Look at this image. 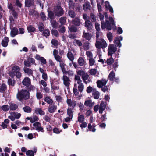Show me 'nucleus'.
<instances>
[{"instance_id": "f257e3e1", "label": "nucleus", "mask_w": 156, "mask_h": 156, "mask_svg": "<svg viewBox=\"0 0 156 156\" xmlns=\"http://www.w3.org/2000/svg\"><path fill=\"white\" fill-rule=\"evenodd\" d=\"M16 98L21 101L23 100H28L30 98V92L26 90L22 89L17 94Z\"/></svg>"}, {"instance_id": "f03ea898", "label": "nucleus", "mask_w": 156, "mask_h": 156, "mask_svg": "<svg viewBox=\"0 0 156 156\" xmlns=\"http://www.w3.org/2000/svg\"><path fill=\"white\" fill-rule=\"evenodd\" d=\"M107 46V44L104 39L101 38L96 40L95 46L97 48L100 49L101 48L103 49L104 48H106Z\"/></svg>"}, {"instance_id": "7ed1b4c3", "label": "nucleus", "mask_w": 156, "mask_h": 156, "mask_svg": "<svg viewBox=\"0 0 156 156\" xmlns=\"http://www.w3.org/2000/svg\"><path fill=\"white\" fill-rule=\"evenodd\" d=\"M53 12L55 16L58 17L62 16L63 15L64 13L63 9L60 5L54 6Z\"/></svg>"}, {"instance_id": "20e7f679", "label": "nucleus", "mask_w": 156, "mask_h": 156, "mask_svg": "<svg viewBox=\"0 0 156 156\" xmlns=\"http://www.w3.org/2000/svg\"><path fill=\"white\" fill-rule=\"evenodd\" d=\"M20 70V68L18 66H13L12 68V71L13 73H12L10 76H13L15 75V73L16 76V77L19 78L21 76V73L19 71Z\"/></svg>"}, {"instance_id": "39448f33", "label": "nucleus", "mask_w": 156, "mask_h": 156, "mask_svg": "<svg viewBox=\"0 0 156 156\" xmlns=\"http://www.w3.org/2000/svg\"><path fill=\"white\" fill-rule=\"evenodd\" d=\"M117 47L114 44H110L108 48V55L112 57V55L117 50Z\"/></svg>"}, {"instance_id": "423d86ee", "label": "nucleus", "mask_w": 156, "mask_h": 156, "mask_svg": "<svg viewBox=\"0 0 156 156\" xmlns=\"http://www.w3.org/2000/svg\"><path fill=\"white\" fill-rule=\"evenodd\" d=\"M33 125L34 127V128H33L34 129H35L38 132H41L42 133L44 132V130L40 122H36L34 123Z\"/></svg>"}, {"instance_id": "0eeeda50", "label": "nucleus", "mask_w": 156, "mask_h": 156, "mask_svg": "<svg viewBox=\"0 0 156 156\" xmlns=\"http://www.w3.org/2000/svg\"><path fill=\"white\" fill-rule=\"evenodd\" d=\"M107 81L108 80H106L104 79H102L101 80H98L96 83L98 87L99 88H102L103 86L106 84Z\"/></svg>"}, {"instance_id": "6e6552de", "label": "nucleus", "mask_w": 156, "mask_h": 156, "mask_svg": "<svg viewBox=\"0 0 156 156\" xmlns=\"http://www.w3.org/2000/svg\"><path fill=\"white\" fill-rule=\"evenodd\" d=\"M23 84L28 87L31 84V80L28 77H25L22 81Z\"/></svg>"}, {"instance_id": "1a4fd4ad", "label": "nucleus", "mask_w": 156, "mask_h": 156, "mask_svg": "<svg viewBox=\"0 0 156 156\" xmlns=\"http://www.w3.org/2000/svg\"><path fill=\"white\" fill-rule=\"evenodd\" d=\"M63 84L65 86L68 87L70 85V80L66 75H64L63 76Z\"/></svg>"}, {"instance_id": "9d476101", "label": "nucleus", "mask_w": 156, "mask_h": 156, "mask_svg": "<svg viewBox=\"0 0 156 156\" xmlns=\"http://www.w3.org/2000/svg\"><path fill=\"white\" fill-rule=\"evenodd\" d=\"M25 7L28 8L34 6V0H25Z\"/></svg>"}, {"instance_id": "9b49d317", "label": "nucleus", "mask_w": 156, "mask_h": 156, "mask_svg": "<svg viewBox=\"0 0 156 156\" xmlns=\"http://www.w3.org/2000/svg\"><path fill=\"white\" fill-rule=\"evenodd\" d=\"M72 22L73 24L76 27L79 26L81 24L80 20L79 18L78 17H76L73 20Z\"/></svg>"}, {"instance_id": "f8f14e48", "label": "nucleus", "mask_w": 156, "mask_h": 156, "mask_svg": "<svg viewBox=\"0 0 156 156\" xmlns=\"http://www.w3.org/2000/svg\"><path fill=\"white\" fill-rule=\"evenodd\" d=\"M84 26L87 29L88 31L91 30L93 26L92 23L90 20H86L84 23Z\"/></svg>"}, {"instance_id": "ddd939ff", "label": "nucleus", "mask_w": 156, "mask_h": 156, "mask_svg": "<svg viewBox=\"0 0 156 156\" xmlns=\"http://www.w3.org/2000/svg\"><path fill=\"white\" fill-rule=\"evenodd\" d=\"M23 69L25 73L27 74L29 76H31L34 77L33 75V70L31 69L28 68L27 67H24Z\"/></svg>"}, {"instance_id": "4468645a", "label": "nucleus", "mask_w": 156, "mask_h": 156, "mask_svg": "<svg viewBox=\"0 0 156 156\" xmlns=\"http://www.w3.org/2000/svg\"><path fill=\"white\" fill-rule=\"evenodd\" d=\"M106 108V105L103 101H101L99 106V112L100 114H102L103 112Z\"/></svg>"}, {"instance_id": "2eb2a0df", "label": "nucleus", "mask_w": 156, "mask_h": 156, "mask_svg": "<svg viewBox=\"0 0 156 156\" xmlns=\"http://www.w3.org/2000/svg\"><path fill=\"white\" fill-rule=\"evenodd\" d=\"M18 32L19 31L17 28L16 27H13L11 29L10 33V36L12 37H13L18 34Z\"/></svg>"}, {"instance_id": "dca6fc26", "label": "nucleus", "mask_w": 156, "mask_h": 156, "mask_svg": "<svg viewBox=\"0 0 156 156\" xmlns=\"http://www.w3.org/2000/svg\"><path fill=\"white\" fill-rule=\"evenodd\" d=\"M83 37L86 40L90 41L92 38V35L91 33L87 32L83 33Z\"/></svg>"}, {"instance_id": "f3484780", "label": "nucleus", "mask_w": 156, "mask_h": 156, "mask_svg": "<svg viewBox=\"0 0 156 156\" xmlns=\"http://www.w3.org/2000/svg\"><path fill=\"white\" fill-rule=\"evenodd\" d=\"M78 63L80 66H83L86 63L83 57L80 56L78 59Z\"/></svg>"}, {"instance_id": "a211bd4d", "label": "nucleus", "mask_w": 156, "mask_h": 156, "mask_svg": "<svg viewBox=\"0 0 156 156\" xmlns=\"http://www.w3.org/2000/svg\"><path fill=\"white\" fill-rule=\"evenodd\" d=\"M9 41V39L8 37H6L4 38V40H2L1 44L3 47H6L8 45V42Z\"/></svg>"}, {"instance_id": "6ab92c4d", "label": "nucleus", "mask_w": 156, "mask_h": 156, "mask_svg": "<svg viewBox=\"0 0 156 156\" xmlns=\"http://www.w3.org/2000/svg\"><path fill=\"white\" fill-rule=\"evenodd\" d=\"M57 109V106L54 105H52L51 106L49 105L48 107V111L50 113H54Z\"/></svg>"}, {"instance_id": "aec40b11", "label": "nucleus", "mask_w": 156, "mask_h": 156, "mask_svg": "<svg viewBox=\"0 0 156 156\" xmlns=\"http://www.w3.org/2000/svg\"><path fill=\"white\" fill-rule=\"evenodd\" d=\"M35 112L36 114H39L42 115L45 114V112L43 111L41 108H37L35 109Z\"/></svg>"}, {"instance_id": "412c9836", "label": "nucleus", "mask_w": 156, "mask_h": 156, "mask_svg": "<svg viewBox=\"0 0 156 156\" xmlns=\"http://www.w3.org/2000/svg\"><path fill=\"white\" fill-rule=\"evenodd\" d=\"M7 90V86L4 84H0V92L4 93Z\"/></svg>"}, {"instance_id": "4be33fe9", "label": "nucleus", "mask_w": 156, "mask_h": 156, "mask_svg": "<svg viewBox=\"0 0 156 156\" xmlns=\"http://www.w3.org/2000/svg\"><path fill=\"white\" fill-rule=\"evenodd\" d=\"M115 76V73L113 71H111L108 75V79L110 81H113L114 80V78Z\"/></svg>"}, {"instance_id": "5701e85b", "label": "nucleus", "mask_w": 156, "mask_h": 156, "mask_svg": "<svg viewBox=\"0 0 156 156\" xmlns=\"http://www.w3.org/2000/svg\"><path fill=\"white\" fill-rule=\"evenodd\" d=\"M48 17L50 19L51 21H52L55 19V13L54 12L51 11H48Z\"/></svg>"}, {"instance_id": "b1692460", "label": "nucleus", "mask_w": 156, "mask_h": 156, "mask_svg": "<svg viewBox=\"0 0 156 156\" xmlns=\"http://www.w3.org/2000/svg\"><path fill=\"white\" fill-rule=\"evenodd\" d=\"M114 42L117 47L120 48L122 44L118 37H116L115 38Z\"/></svg>"}, {"instance_id": "393cba45", "label": "nucleus", "mask_w": 156, "mask_h": 156, "mask_svg": "<svg viewBox=\"0 0 156 156\" xmlns=\"http://www.w3.org/2000/svg\"><path fill=\"white\" fill-rule=\"evenodd\" d=\"M27 30L28 32H34L36 30V29L33 26L30 25L27 27Z\"/></svg>"}, {"instance_id": "a878e982", "label": "nucleus", "mask_w": 156, "mask_h": 156, "mask_svg": "<svg viewBox=\"0 0 156 156\" xmlns=\"http://www.w3.org/2000/svg\"><path fill=\"white\" fill-rule=\"evenodd\" d=\"M84 105L89 107H91L93 105L91 100H87L85 101Z\"/></svg>"}, {"instance_id": "bb28decb", "label": "nucleus", "mask_w": 156, "mask_h": 156, "mask_svg": "<svg viewBox=\"0 0 156 156\" xmlns=\"http://www.w3.org/2000/svg\"><path fill=\"white\" fill-rule=\"evenodd\" d=\"M67 103L70 106H72L73 109L76 105V102L75 101L74 102H72L71 99H68L67 100Z\"/></svg>"}, {"instance_id": "cd10ccee", "label": "nucleus", "mask_w": 156, "mask_h": 156, "mask_svg": "<svg viewBox=\"0 0 156 156\" xmlns=\"http://www.w3.org/2000/svg\"><path fill=\"white\" fill-rule=\"evenodd\" d=\"M90 6L89 2H87L83 5V8L84 10L87 9L90 10Z\"/></svg>"}, {"instance_id": "c85d7f7f", "label": "nucleus", "mask_w": 156, "mask_h": 156, "mask_svg": "<svg viewBox=\"0 0 156 156\" xmlns=\"http://www.w3.org/2000/svg\"><path fill=\"white\" fill-rule=\"evenodd\" d=\"M68 58L71 61L73 62L74 59V58L73 54L71 51H69L67 54Z\"/></svg>"}, {"instance_id": "c756f323", "label": "nucleus", "mask_w": 156, "mask_h": 156, "mask_svg": "<svg viewBox=\"0 0 156 156\" xmlns=\"http://www.w3.org/2000/svg\"><path fill=\"white\" fill-rule=\"evenodd\" d=\"M106 29L108 30H110L112 29V27L113 28L114 26H112L111 23L108 20H106Z\"/></svg>"}, {"instance_id": "7c9ffc66", "label": "nucleus", "mask_w": 156, "mask_h": 156, "mask_svg": "<svg viewBox=\"0 0 156 156\" xmlns=\"http://www.w3.org/2000/svg\"><path fill=\"white\" fill-rule=\"evenodd\" d=\"M68 14L72 18H74L76 16V14L75 12L72 10L68 11Z\"/></svg>"}, {"instance_id": "2f4dec72", "label": "nucleus", "mask_w": 156, "mask_h": 156, "mask_svg": "<svg viewBox=\"0 0 156 156\" xmlns=\"http://www.w3.org/2000/svg\"><path fill=\"white\" fill-rule=\"evenodd\" d=\"M44 101L48 104L52 105L53 102L51 98L48 96L46 97L44 99Z\"/></svg>"}, {"instance_id": "473e14b6", "label": "nucleus", "mask_w": 156, "mask_h": 156, "mask_svg": "<svg viewBox=\"0 0 156 156\" xmlns=\"http://www.w3.org/2000/svg\"><path fill=\"white\" fill-rule=\"evenodd\" d=\"M89 77V75L87 73H85V74L82 76L83 82L86 84H87V81L86 80L88 79Z\"/></svg>"}, {"instance_id": "72a5a7b5", "label": "nucleus", "mask_w": 156, "mask_h": 156, "mask_svg": "<svg viewBox=\"0 0 156 156\" xmlns=\"http://www.w3.org/2000/svg\"><path fill=\"white\" fill-rule=\"evenodd\" d=\"M80 115V114L79 113L78 114V115ZM78 120L80 123H82L83 122L84 120V117L83 115H81L80 116H78Z\"/></svg>"}, {"instance_id": "f704fd0d", "label": "nucleus", "mask_w": 156, "mask_h": 156, "mask_svg": "<svg viewBox=\"0 0 156 156\" xmlns=\"http://www.w3.org/2000/svg\"><path fill=\"white\" fill-rule=\"evenodd\" d=\"M74 80L75 81H77V83L79 85L83 84L81 83L82 80L80 79V77L79 76L75 75V76Z\"/></svg>"}, {"instance_id": "c9c22d12", "label": "nucleus", "mask_w": 156, "mask_h": 156, "mask_svg": "<svg viewBox=\"0 0 156 156\" xmlns=\"http://www.w3.org/2000/svg\"><path fill=\"white\" fill-rule=\"evenodd\" d=\"M75 3H74L72 0H69V9H74L75 7Z\"/></svg>"}, {"instance_id": "e433bc0d", "label": "nucleus", "mask_w": 156, "mask_h": 156, "mask_svg": "<svg viewBox=\"0 0 156 156\" xmlns=\"http://www.w3.org/2000/svg\"><path fill=\"white\" fill-rule=\"evenodd\" d=\"M18 108V105L15 104H11L9 106V109L10 110H15Z\"/></svg>"}, {"instance_id": "4c0bfd02", "label": "nucleus", "mask_w": 156, "mask_h": 156, "mask_svg": "<svg viewBox=\"0 0 156 156\" xmlns=\"http://www.w3.org/2000/svg\"><path fill=\"white\" fill-rule=\"evenodd\" d=\"M60 66L62 70L63 73L65 72L66 70L65 69V66L66 64L63 62V61H61L60 62Z\"/></svg>"}, {"instance_id": "58836bf2", "label": "nucleus", "mask_w": 156, "mask_h": 156, "mask_svg": "<svg viewBox=\"0 0 156 156\" xmlns=\"http://www.w3.org/2000/svg\"><path fill=\"white\" fill-rule=\"evenodd\" d=\"M73 111H72L71 108H68L67 110V115H69V117H71V118H72L73 115Z\"/></svg>"}, {"instance_id": "ea45409f", "label": "nucleus", "mask_w": 156, "mask_h": 156, "mask_svg": "<svg viewBox=\"0 0 156 156\" xmlns=\"http://www.w3.org/2000/svg\"><path fill=\"white\" fill-rule=\"evenodd\" d=\"M114 62V59L112 57L109 58H108L106 61V62L107 63L108 65H112Z\"/></svg>"}, {"instance_id": "a19ab883", "label": "nucleus", "mask_w": 156, "mask_h": 156, "mask_svg": "<svg viewBox=\"0 0 156 156\" xmlns=\"http://www.w3.org/2000/svg\"><path fill=\"white\" fill-rule=\"evenodd\" d=\"M24 111L26 113H30L32 110L31 108L29 106H26L23 108Z\"/></svg>"}, {"instance_id": "79ce46f5", "label": "nucleus", "mask_w": 156, "mask_h": 156, "mask_svg": "<svg viewBox=\"0 0 156 156\" xmlns=\"http://www.w3.org/2000/svg\"><path fill=\"white\" fill-rule=\"evenodd\" d=\"M51 25L52 27L54 28H57L58 26V24L57 23L55 20H53L51 21Z\"/></svg>"}, {"instance_id": "37998d69", "label": "nucleus", "mask_w": 156, "mask_h": 156, "mask_svg": "<svg viewBox=\"0 0 156 156\" xmlns=\"http://www.w3.org/2000/svg\"><path fill=\"white\" fill-rule=\"evenodd\" d=\"M8 82L9 85V86H15L16 83L15 80L13 79L12 80V79L10 78L8 79Z\"/></svg>"}, {"instance_id": "c03bdc74", "label": "nucleus", "mask_w": 156, "mask_h": 156, "mask_svg": "<svg viewBox=\"0 0 156 156\" xmlns=\"http://www.w3.org/2000/svg\"><path fill=\"white\" fill-rule=\"evenodd\" d=\"M92 95L93 96L95 99H97L99 98L100 93L98 91L92 93Z\"/></svg>"}, {"instance_id": "a18cd8bd", "label": "nucleus", "mask_w": 156, "mask_h": 156, "mask_svg": "<svg viewBox=\"0 0 156 156\" xmlns=\"http://www.w3.org/2000/svg\"><path fill=\"white\" fill-rule=\"evenodd\" d=\"M59 31L62 33H64L66 31V29L64 26L62 25H60L59 26Z\"/></svg>"}, {"instance_id": "49530a36", "label": "nucleus", "mask_w": 156, "mask_h": 156, "mask_svg": "<svg viewBox=\"0 0 156 156\" xmlns=\"http://www.w3.org/2000/svg\"><path fill=\"white\" fill-rule=\"evenodd\" d=\"M66 17H62L59 19L60 23L61 24V25H63L65 24L66 22Z\"/></svg>"}, {"instance_id": "de8ad7c7", "label": "nucleus", "mask_w": 156, "mask_h": 156, "mask_svg": "<svg viewBox=\"0 0 156 156\" xmlns=\"http://www.w3.org/2000/svg\"><path fill=\"white\" fill-rule=\"evenodd\" d=\"M27 156H34V154L32 150H28L26 152Z\"/></svg>"}, {"instance_id": "09e8293b", "label": "nucleus", "mask_w": 156, "mask_h": 156, "mask_svg": "<svg viewBox=\"0 0 156 156\" xmlns=\"http://www.w3.org/2000/svg\"><path fill=\"white\" fill-rule=\"evenodd\" d=\"M43 36L45 37L49 36L50 34V32L48 29H45L43 32Z\"/></svg>"}, {"instance_id": "8fccbe9b", "label": "nucleus", "mask_w": 156, "mask_h": 156, "mask_svg": "<svg viewBox=\"0 0 156 156\" xmlns=\"http://www.w3.org/2000/svg\"><path fill=\"white\" fill-rule=\"evenodd\" d=\"M77 30V28L74 25L71 26L69 28V30L71 32H76Z\"/></svg>"}, {"instance_id": "3c124183", "label": "nucleus", "mask_w": 156, "mask_h": 156, "mask_svg": "<svg viewBox=\"0 0 156 156\" xmlns=\"http://www.w3.org/2000/svg\"><path fill=\"white\" fill-rule=\"evenodd\" d=\"M40 25L38 26L39 30L40 32L43 31L44 30V27L43 24L42 23H40Z\"/></svg>"}, {"instance_id": "603ef678", "label": "nucleus", "mask_w": 156, "mask_h": 156, "mask_svg": "<svg viewBox=\"0 0 156 156\" xmlns=\"http://www.w3.org/2000/svg\"><path fill=\"white\" fill-rule=\"evenodd\" d=\"M51 33L55 37H58L59 34L57 30L53 29L51 31Z\"/></svg>"}, {"instance_id": "864d4df0", "label": "nucleus", "mask_w": 156, "mask_h": 156, "mask_svg": "<svg viewBox=\"0 0 156 156\" xmlns=\"http://www.w3.org/2000/svg\"><path fill=\"white\" fill-rule=\"evenodd\" d=\"M89 43L88 41H86L84 44L83 45V47L84 48V49L85 50H87L89 48Z\"/></svg>"}, {"instance_id": "5fc2aeb1", "label": "nucleus", "mask_w": 156, "mask_h": 156, "mask_svg": "<svg viewBox=\"0 0 156 156\" xmlns=\"http://www.w3.org/2000/svg\"><path fill=\"white\" fill-rule=\"evenodd\" d=\"M51 43L55 47H57L58 45V41L55 39H52L51 41Z\"/></svg>"}, {"instance_id": "6e6d98bb", "label": "nucleus", "mask_w": 156, "mask_h": 156, "mask_svg": "<svg viewBox=\"0 0 156 156\" xmlns=\"http://www.w3.org/2000/svg\"><path fill=\"white\" fill-rule=\"evenodd\" d=\"M39 118L36 116H35L32 119L31 118V119L30 120V122L31 123H33L34 122H35L38 121L39 120Z\"/></svg>"}, {"instance_id": "4d7b16f0", "label": "nucleus", "mask_w": 156, "mask_h": 156, "mask_svg": "<svg viewBox=\"0 0 156 156\" xmlns=\"http://www.w3.org/2000/svg\"><path fill=\"white\" fill-rule=\"evenodd\" d=\"M90 19L91 20L92 22H95L96 21L95 16L92 13H91L90 14Z\"/></svg>"}, {"instance_id": "13d9d810", "label": "nucleus", "mask_w": 156, "mask_h": 156, "mask_svg": "<svg viewBox=\"0 0 156 156\" xmlns=\"http://www.w3.org/2000/svg\"><path fill=\"white\" fill-rule=\"evenodd\" d=\"M1 108L4 111H7L9 109V107L8 105H2L1 107Z\"/></svg>"}, {"instance_id": "bf43d9fd", "label": "nucleus", "mask_w": 156, "mask_h": 156, "mask_svg": "<svg viewBox=\"0 0 156 156\" xmlns=\"http://www.w3.org/2000/svg\"><path fill=\"white\" fill-rule=\"evenodd\" d=\"M107 36L110 41H111L112 40L113 36L111 32H109L107 33Z\"/></svg>"}, {"instance_id": "052dcab7", "label": "nucleus", "mask_w": 156, "mask_h": 156, "mask_svg": "<svg viewBox=\"0 0 156 156\" xmlns=\"http://www.w3.org/2000/svg\"><path fill=\"white\" fill-rule=\"evenodd\" d=\"M90 74L91 75H94L97 73V70L95 69H92L90 70Z\"/></svg>"}, {"instance_id": "680f3d73", "label": "nucleus", "mask_w": 156, "mask_h": 156, "mask_svg": "<svg viewBox=\"0 0 156 156\" xmlns=\"http://www.w3.org/2000/svg\"><path fill=\"white\" fill-rule=\"evenodd\" d=\"M11 13L15 19H16L17 18L18 14L15 9L12 11Z\"/></svg>"}, {"instance_id": "e2e57ef3", "label": "nucleus", "mask_w": 156, "mask_h": 156, "mask_svg": "<svg viewBox=\"0 0 156 156\" xmlns=\"http://www.w3.org/2000/svg\"><path fill=\"white\" fill-rule=\"evenodd\" d=\"M24 65L26 67H31V64L29 61L27 60L24 61Z\"/></svg>"}, {"instance_id": "0e129e2a", "label": "nucleus", "mask_w": 156, "mask_h": 156, "mask_svg": "<svg viewBox=\"0 0 156 156\" xmlns=\"http://www.w3.org/2000/svg\"><path fill=\"white\" fill-rule=\"evenodd\" d=\"M95 62V61L92 58L89 59V65L90 66H93Z\"/></svg>"}, {"instance_id": "69168bd1", "label": "nucleus", "mask_w": 156, "mask_h": 156, "mask_svg": "<svg viewBox=\"0 0 156 156\" xmlns=\"http://www.w3.org/2000/svg\"><path fill=\"white\" fill-rule=\"evenodd\" d=\"M100 119L101 120V122H103L104 121L106 120L107 118L106 117V113H105L104 115H102Z\"/></svg>"}, {"instance_id": "338daca9", "label": "nucleus", "mask_w": 156, "mask_h": 156, "mask_svg": "<svg viewBox=\"0 0 156 156\" xmlns=\"http://www.w3.org/2000/svg\"><path fill=\"white\" fill-rule=\"evenodd\" d=\"M36 97L38 99H40L43 97V94L41 92H38L36 94Z\"/></svg>"}, {"instance_id": "774afa93", "label": "nucleus", "mask_w": 156, "mask_h": 156, "mask_svg": "<svg viewBox=\"0 0 156 156\" xmlns=\"http://www.w3.org/2000/svg\"><path fill=\"white\" fill-rule=\"evenodd\" d=\"M40 16L41 19L43 21L46 20V16L44 12H42L40 14Z\"/></svg>"}]
</instances>
